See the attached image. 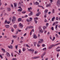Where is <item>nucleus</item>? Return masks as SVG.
<instances>
[{
  "label": "nucleus",
  "instance_id": "a19ab883",
  "mask_svg": "<svg viewBox=\"0 0 60 60\" xmlns=\"http://www.w3.org/2000/svg\"><path fill=\"white\" fill-rule=\"evenodd\" d=\"M26 46L27 47H28V48H30V47L28 45V44H26Z\"/></svg>",
  "mask_w": 60,
  "mask_h": 60
},
{
  "label": "nucleus",
  "instance_id": "473e14b6",
  "mask_svg": "<svg viewBox=\"0 0 60 60\" xmlns=\"http://www.w3.org/2000/svg\"><path fill=\"white\" fill-rule=\"evenodd\" d=\"M23 51H25L26 50V49L25 48H24L22 49Z\"/></svg>",
  "mask_w": 60,
  "mask_h": 60
},
{
  "label": "nucleus",
  "instance_id": "1a4fd4ad",
  "mask_svg": "<svg viewBox=\"0 0 60 60\" xmlns=\"http://www.w3.org/2000/svg\"><path fill=\"white\" fill-rule=\"evenodd\" d=\"M48 10L47 9H46L45 11V14H46L48 12Z\"/></svg>",
  "mask_w": 60,
  "mask_h": 60
},
{
  "label": "nucleus",
  "instance_id": "603ef678",
  "mask_svg": "<svg viewBox=\"0 0 60 60\" xmlns=\"http://www.w3.org/2000/svg\"><path fill=\"white\" fill-rule=\"evenodd\" d=\"M0 57L1 59H3V56L1 55H0Z\"/></svg>",
  "mask_w": 60,
  "mask_h": 60
},
{
  "label": "nucleus",
  "instance_id": "f03ea898",
  "mask_svg": "<svg viewBox=\"0 0 60 60\" xmlns=\"http://www.w3.org/2000/svg\"><path fill=\"white\" fill-rule=\"evenodd\" d=\"M57 4L58 7H60V1H57Z\"/></svg>",
  "mask_w": 60,
  "mask_h": 60
},
{
  "label": "nucleus",
  "instance_id": "a878e982",
  "mask_svg": "<svg viewBox=\"0 0 60 60\" xmlns=\"http://www.w3.org/2000/svg\"><path fill=\"white\" fill-rule=\"evenodd\" d=\"M32 12H30V13L29 14V16H31L32 15Z\"/></svg>",
  "mask_w": 60,
  "mask_h": 60
},
{
  "label": "nucleus",
  "instance_id": "e2e57ef3",
  "mask_svg": "<svg viewBox=\"0 0 60 60\" xmlns=\"http://www.w3.org/2000/svg\"><path fill=\"white\" fill-rule=\"evenodd\" d=\"M45 46V44H43L42 45V47H44V46Z\"/></svg>",
  "mask_w": 60,
  "mask_h": 60
},
{
  "label": "nucleus",
  "instance_id": "bf43d9fd",
  "mask_svg": "<svg viewBox=\"0 0 60 60\" xmlns=\"http://www.w3.org/2000/svg\"><path fill=\"white\" fill-rule=\"evenodd\" d=\"M47 34L48 35H49V34H50V33H49V32L47 33Z\"/></svg>",
  "mask_w": 60,
  "mask_h": 60
},
{
  "label": "nucleus",
  "instance_id": "c9c22d12",
  "mask_svg": "<svg viewBox=\"0 0 60 60\" xmlns=\"http://www.w3.org/2000/svg\"><path fill=\"white\" fill-rule=\"evenodd\" d=\"M55 11V10H54V9H53L52 11V13L53 14L54 13Z\"/></svg>",
  "mask_w": 60,
  "mask_h": 60
},
{
  "label": "nucleus",
  "instance_id": "c03bdc74",
  "mask_svg": "<svg viewBox=\"0 0 60 60\" xmlns=\"http://www.w3.org/2000/svg\"><path fill=\"white\" fill-rule=\"evenodd\" d=\"M18 11H22V10L21 9H18Z\"/></svg>",
  "mask_w": 60,
  "mask_h": 60
},
{
  "label": "nucleus",
  "instance_id": "0e129e2a",
  "mask_svg": "<svg viewBox=\"0 0 60 60\" xmlns=\"http://www.w3.org/2000/svg\"><path fill=\"white\" fill-rule=\"evenodd\" d=\"M4 38H7V36H5L4 37Z\"/></svg>",
  "mask_w": 60,
  "mask_h": 60
},
{
  "label": "nucleus",
  "instance_id": "5701e85b",
  "mask_svg": "<svg viewBox=\"0 0 60 60\" xmlns=\"http://www.w3.org/2000/svg\"><path fill=\"white\" fill-rule=\"evenodd\" d=\"M41 29H42L41 28V26H39V30Z\"/></svg>",
  "mask_w": 60,
  "mask_h": 60
},
{
  "label": "nucleus",
  "instance_id": "e433bc0d",
  "mask_svg": "<svg viewBox=\"0 0 60 60\" xmlns=\"http://www.w3.org/2000/svg\"><path fill=\"white\" fill-rule=\"evenodd\" d=\"M26 12V11H24L22 12V13H25Z\"/></svg>",
  "mask_w": 60,
  "mask_h": 60
},
{
  "label": "nucleus",
  "instance_id": "052dcab7",
  "mask_svg": "<svg viewBox=\"0 0 60 60\" xmlns=\"http://www.w3.org/2000/svg\"><path fill=\"white\" fill-rule=\"evenodd\" d=\"M10 48H11V49H12V46L11 45H10Z\"/></svg>",
  "mask_w": 60,
  "mask_h": 60
},
{
  "label": "nucleus",
  "instance_id": "8fccbe9b",
  "mask_svg": "<svg viewBox=\"0 0 60 60\" xmlns=\"http://www.w3.org/2000/svg\"><path fill=\"white\" fill-rule=\"evenodd\" d=\"M58 24L56 25L55 28H57V26H58Z\"/></svg>",
  "mask_w": 60,
  "mask_h": 60
},
{
  "label": "nucleus",
  "instance_id": "72a5a7b5",
  "mask_svg": "<svg viewBox=\"0 0 60 60\" xmlns=\"http://www.w3.org/2000/svg\"><path fill=\"white\" fill-rule=\"evenodd\" d=\"M37 46L38 47H39L40 46V44L38 43L37 44Z\"/></svg>",
  "mask_w": 60,
  "mask_h": 60
},
{
  "label": "nucleus",
  "instance_id": "de8ad7c7",
  "mask_svg": "<svg viewBox=\"0 0 60 60\" xmlns=\"http://www.w3.org/2000/svg\"><path fill=\"white\" fill-rule=\"evenodd\" d=\"M36 16H39V14H38V13H37L36 14Z\"/></svg>",
  "mask_w": 60,
  "mask_h": 60
},
{
  "label": "nucleus",
  "instance_id": "aec40b11",
  "mask_svg": "<svg viewBox=\"0 0 60 60\" xmlns=\"http://www.w3.org/2000/svg\"><path fill=\"white\" fill-rule=\"evenodd\" d=\"M35 59H37V58H40V56H37V57H34Z\"/></svg>",
  "mask_w": 60,
  "mask_h": 60
},
{
  "label": "nucleus",
  "instance_id": "a18cd8bd",
  "mask_svg": "<svg viewBox=\"0 0 60 60\" xmlns=\"http://www.w3.org/2000/svg\"><path fill=\"white\" fill-rule=\"evenodd\" d=\"M38 19V17H36L34 18V20H37Z\"/></svg>",
  "mask_w": 60,
  "mask_h": 60
},
{
  "label": "nucleus",
  "instance_id": "9d476101",
  "mask_svg": "<svg viewBox=\"0 0 60 60\" xmlns=\"http://www.w3.org/2000/svg\"><path fill=\"white\" fill-rule=\"evenodd\" d=\"M28 28L29 29V28H34V26H28Z\"/></svg>",
  "mask_w": 60,
  "mask_h": 60
},
{
  "label": "nucleus",
  "instance_id": "2f4dec72",
  "mask_svg": "<svg viewBox=\"0 0 60 60\" xmlns=\"http://www.w3.org/2000/svg\"><path fill=\"white\" fill-rule=\"evenodd\" d=\"M38 52L36 50L35 51L34 54H37V53Z\"/></svg>",
  "mask_w": 60,
  "mask_h": 60
},
{
  "label": "nucleus",
  "instance_id": "b1692460",
  "mask_svg": "<svg viewBox=\"0 0 60 60\" xmlns=\"http://www.w3.org/2000/svg\"><path fill=\"white\" fill-rule=\"evenodd\" d=\"M26 21L27 22H30L31 21L30 20H29L28 19H26Z\"/></svg>",
  "mask_w": 60,
  "mask_h": 60
},
{
  "label": "nucleus",
  "instance_id": "37998d69",
  "mask_svg": "<svg viewBox=\"0 0 60 60\" xmlns=\"http://www.w3.org/2000/svg\"><path fill=\"white\" fill-rule=\"evenodd\" d=\"M55 37H54L53 38V39L52 40V41H54V40H55Z\"/></svg>",
  "mask_w": 60,
  "mask_h": 60
},
{
  "label": "nucleus",
  "instance_id": "a211bd4d",
  "mask_svg": "<svg viewBox=\"0 0 60 60\" xmlns=\"http://www.w3.org/2000/svg\"><path fill=\"white\" fill-rule=\"evenodd\" d=\"M38 7H42V8H43V9H44V7H43V6H41V5H38Z\"/></svg>",
  "mask_w": 60,
  "mask_h": 60
},
{
  "label": "nucleus",
  "instance_id": "6ab92c4d",
  "mask_svg": "<svg viewBox=\"0 0 60 60\" xmlns=\"http://www.w3.org/2000/svg\"><path fill=\"white\" fill-rule=\"evenodd\" d=\"M13 19L14 20V21H15L16 20V17H15V16H13Z\"/></svg>",
  "mask_w": 60,
  "mask_h": 60
},
{
  "label": "nucleus",
  "instance_id": "69168bd1",
  "mask_svg": "<svg viewBox=\"0 0 60 60\" xmlns=\"http://www.w3.org/2000/svg\"><path fill=\"white\" fill-rule=\"evenodd\" d=\"M4 8L1 7V10H4Z\"/></svg>",
  "mask_w": 60,
  "mask_h": 60
},
{
  "label": "nucleus",
  "instance_id": "6e6552de",
  "mask_svg": "<svg viewBox=\"0 0 60 60\" xmlns=\"http://www.w3.org/2000/svg\"><path fill=\"white\" fill-rule=\"evenodd\" d=\"M14 7H15V8H16V7H17V3H14Z\"/></svg>",
  "mask_w": 60,
  "mask_h": 60
},
{
  "label": "nucleus",
  "instance_id": "49530a36",
  "mask_svg": "<svg viewBox=\"0 0 60 60\" xmlns=\"http://www.w3.org/2000/svg\"><path fill=\"white\" fill-rule=\"evenodd\" d=\"M44 21L45 22H48V21L46 19H45L44 20Z\"/></svg>",
  "mask_w": 60,
  "mask_h": 60
},
{
  "label": "nucleus",
  "instance_id": "393cba45",
  "mask_svg": "<svg viewBox=\"0 0 60 60\" xmlns=\"http://www.w3.org/2000/svg\"><path fill=\"white\" fill-rule=\"evenodd\" d=\"M1 50H3V51H4V52H5V49H4L3 48H2Z\"/></svg>",
  "mask_w": 60,
  "mask_h": 60
},
{
  "label": "nucleus",
  "instance_id": "f3484780",
  "mask_svg": "<svg viewBox=\"0 0 60 60\" xmlns=\"http://www.w3.org/2000/svg\"><path fill=\"white\" fill-rule=\"evenodd\" d=\"M55 19V17L54 16L53 17V18H52V21H53L54 20V19Z\"/></svg>",
  "mask_w": 60,
  "mask_h": 60
},
{
  "label": "nucleus",
  "instance_id": "6e6d98bb",
  "mask_svg": "<svg viewBox=\"0 0 60 60\" xmlns=\"http://www.w3.org/2000/svg\"><path fill=\"white\" fill-rule=\"evenodd\" d=\"M47 14H45V18H46V17H47V16H47Z\"/></svg>",
  "mask_w": 60,
  "mask_h": 60
},
{
  "label": "nucleus",
  "instance_id": "680f3d73",
  "mask_svg": "<svg viewBox=\"0 0 60 60\" xmlns=\"http://www.w3.org/2000/svg\"><path fill=\"white\" fill-rule=\"evenodd\" d=\"M51 28H52V30H54V28L53 27H51Z\"/></svg>",
  "mask_w": 60,
  "mask_h": 60
},
{
  "label": "nucleus",
  "instance_id": "4c0bfd02",
  "mask_svg": "<svg viewBox=\"0 0 60 60\" xmlns=\"http://www.w3.org/2000/svg\"><path fill=\"white\" fill-rule=\"evenodd\" d=\"M32 30H31L30 32V35H32Z\"/></svg>",
  "mask_w": 60,
  "mask_h": 60
},
{
  "label": "nucleus",
  "instance_id": "09e8293b",
  "mask_svg": "<svg viewBox=\"0 0 60 60\" xmlns=\"http://www.w3.org/2000/svg\"><path fill=\"white\" fill-rule=\"evenodd\" d=\"M43 50H46V48H45L43 49Z\"/></svg>",
  "mask_w": 60,
  "mask_h": 60
},
{
  "label": "nucleus",
  "instance_id": "c85d7f7f",
  "mask_svg": "<svg viewBox=\"0 0 60 60\" xmlns=\"http://www.w3.org/2000/svg\"><path fill=\"white\" fill-rule=\"evenodd\" d=\"M34 20V21L35 22V24H37V22H38L37 20Z\"/></svg>",
  "mask_w": 60,
  "mask_h": 60
},
{
  "label": "nucleus",
  "instance_id": "58836bf2",
  "mask_svg": "<svg viewBox=\"0 0 60 60\" xmlns=\"http://www.w3.org/2000/svg\"><path fill=\"white\" fill-rule=\"evenodd\" d=\"M11 54L12 56V57H13V56H14V55H13V52H11Z\"/></svg>",
  "mask_w": 60,
  "mask_h": 60
},
{
  "label": "nucleus",
  "instance_id": "5fc2aeb1",
  "mask_svg": "<svg viewBox=\"0 0 60 60\" xmlns=\"http://www.w3.org/2000/svg\"><path fill=\"white\" fill-rule=\"evenodd\" d=\"M11 31L12 32H13L14 31V29L13 28H12L11 29Z\"/></svg>",
  "mask_w": 60,
  "mask_h": 60
},
{
  "label": "nucleus",
  "instance_id": "4468645a",
  "mask_svg": "<svg viewBox=\"0 0 60 60\" xmlns=\"http://www.w3.org/2000/svg\"><path fill=\"white\" fill-rule=\"evenodd\" d=\"M7 9L9 11H11V9L9 8H8Z\"/></svg>",
  "mask_w": 60,
  "mask_h": 60
},
{
  "label": "nucleus",
  "instance_id": "c756f323",
  "mask_svg": "<svg viewBox=\"0 0 60 60\" xmlns=\"http://www.w3.org/2000/svg\"><path fill=\"white\" fill-rule=\"evenodd\" d=\"M21 18H19L18 20V21H21Z\"/></svg>",
  "mask_w": 60,
  "mask_h": 60
},
{
  "label": "nucleus",
  "instance_id": "ddd939ff",
  "mask_svg": "<svg viewBox=\"0 0 60 60\" xmlns=\"http://www.w3.org/2000/svg\"><path fill=\"white\" fill-rule=\"evenodd\" d=\"M39 31L41 33H43V31L42 30V29L40 30Z\"/></svg>",
  "mask_w": 60,
  "mask_h": 60
},
{
  "label": "nucleus",
  "instance_id": "0eeeda50",
  "mask_svg": "<svg viewBox=\"0 0 60 60\" xmlns=\"http://www.w3.org/2000/svg\"><path fill=\"white\" fill-rule=\"evenodd\" d=\"M5 26L6 28H9V27H10L9 25H5Z\"/></svg>",
  "mask_w": 60,
  "mask_h": 60
},
{
  "label": "nucleus",
  "instance_id": "bb28decb",
  "mask_svg": "<svg viewBox=\"0 0 60 60\" xmlns=\"http://www.w3.org/2000/svg\"><path fill=\"white\" fill-rule=\"evenodd\" d=\"M7 20H6L5 21V22H4L5 24H7Z\"/></svg>",
  "mask_w": 60,
  "mask_h": 60
},
{
  "label": "nucleus",
  "instance_id": "cd10ccee",
  "mask_svg": "<svg viewBox=\"0 0 60 60\" xmlns=\"http://www.w3.org/2000/svg\"><path fill=\"white\" fill-rule=\"evenodd\" d=\"M52 45H51L49 48V49H52Z\"/></svg>",
  "mask_w": 60,
  "mask_h": 60
},
{
  "label": "nucleus",
  "instance_id": "412c9836",
  "mask_svg": "<svg viewBox=\"0 0 60 60\" xmlns=\"http://www.w3.org/2000/svg\"><path fill=\"white\" fill-rule=\"evenodd\" d=\"M13 26L15 28H16L17 27V26L16 25H14Z\"/></svg>",
  "mask_w": 60,
  "mask_h": 60
},
{
  "label": "nucleus",
  "instance_id": "39448f33",
  "mask_svg": "<svg viewBox=\"0 0 60 60\" xmlns=\"http://www.w3.org/2000/svg\"><path fill=\"white\" fill-rule=\"evenodd\" d=\"M33 3L34 4V5H39V3L37 2H36L35 3L34 2H33Z\"/></svg>",
  "mask_w": 60,
  "mask_h": 60
},
{
  "label": "nucleus",
  "instance_id": "79ce46f5",
  "mask_svg": "<svg viewBox=\"0 0 60 60\" xmlns=\"http://www.w3.org/2000/svg\"><path fill=\"white\" fill-rule=\"evenodd\" d=\"M34 46H36V44H37V42H34Z\"/></svg>",
  "mask_w": 60,
  "mask_h": 60
},
{
  "label": "nucleus",
  "instance_id": "2eb2a0df",
  "mask_svg": "<svg viewBox=\"0 0 60 60\" xmlns=\"http://www.w3.org/2000/svg\"><path fill=\"white\" fill-rule=\"evenodd\" d=\"M45 54H46V53L45 52L41 56V57L42 58H43V56L45 55Z\"/></svg>",
  "mask_w": 60,
  "mask_h": 60
},
{
  "label": "nucleus",
  "instance_id": "338daca9",
  "mask_svg": "<svg viewBox=\"0 0 60 60\" xmlns=\"http://www.w3.org/2000/svg\"><path fill=\"white\" fill-rule=\"evenodd\" d=\"M27 16H28L27 15H26L25 16H24V17H25V18H26V17H27Z\"/></svg>",
  "mask_w": 60,
  "mask_h": 60
},
{
  "label": "nucleus",
  "instance_id": "4d7b16f0",
  "mask_svg": "<svg viewBox=\"0 0 60 60\" xmlns=\"http://www.w3.org/2000/svg\"><path fill=\"white\" fill-rule=\"evenodd\" d=\"M19 53H21V50L19 49Z\"/></svg>",
  "mask_w": 60,
  "mask_h": 60
},
{
  "label": "nucleus",
  "instance_id": "f8f14e48",
  "mask_svg": "<svg viewBox=\"0 0 60 60\" xmlns=\"http://www.w3.org/2000/svg\"><path fill=\"white\" fill-rule=\"evenodd\" d=\"M51 5V4H49L46 5V7H49V6H50Z\"/></svg>",
  "mask_w": 60,
  "mask_h": 60
},
{
  "label": "nucleus",
  "instance_id": "20e7f679",
  "mask_svg": "<svg viewBox=\"0 0 60 60\" xmlns=\"http://www.w3.org/2000/svg\"><path fill=\"white\" fill-rule=\"evenodd\" d=\"M60 44V43H59L58 44H55V45H51V46H52V47H55V46H56L57 45H58L59 44Z\"/></svg>",
  "mask_w": 60,
  "mask_h": 60
},
{
  "label": "nucleus",
  "instance_id": "13d9d810",
  "mask_svg": "<svg viewBox=\"0 0 60 60\" xmlns=\"http://www.w3.org/2000/svg\"><path fill=\"white\" fill-rule=\"evenodd\" d=\"M12 59L13 60H17V58H13Z\"/></svg>",
  "mask_w": 60,
  "mask_h": 60
},
{
  "label": "nucleus",
  "instance_id": "864d4df0",
  "mask_svg": "<svg viewBox=\"0 0 60 60\" xmlns=\"http://www.w3.org/2000/svg\"><path fill=\"white\" fill-rule=\"evenodd\" d=\"M41 41H38V43H39H39H41Z\"/></svg>",
  "mask_w": 60,
  "mask_h": 60
},
{
  "label": "nucleus",
  "instance_id": "423d86ee",
  "mask_svg": "<svg viewBox=\"0 0 60 60\" xmlns=\"http://www.w3.org/2000/svg\"><path fill=\"white\" fill-rule=\"evenodd\" d=\"M33 38L34 39H37V37L36 35L34 34L33 35Z\"/></svg>",
  "mask_w": 60,
  "mask_h": 60
},
{
  "label": "nucleus",
  "instance_id": "774afa93",
  "mask_svg": "<svg viewBox=\"0 0 60 60\" xmlns=\"http://www.w3.org/2000/svg\"><path fill=\"white\" fill-rule=\"evenodd\" d=\"M56 19L57 20H58V17H56Z\"/></svg>",
  "mask_w": 60,
  "mask_h": 60
},
{
  "label": "nucleus",
  "instance_id": "dca6fc26",
  "mask_svg": "<svg viewBox=\"0 0 60 60\" xmlns=\"http://www.w3.org/2000/svg\"><path fill=\"white\" fill-rule=\"evenodd\" d=\"M7 56H10V54L8 52H7Z\"/></svg>",
  "mask_w": 60,
  "mask_h": 60
},
{
  "label": "nucleus",
  "instance_id": "4be33fe9",
  "mask_svg": "<svg viewBox=\"0 0 60 60\" xmlns=\"http://www.w3.org/2000/svg\"><path fill=\"white\" fill-rule=\"evenodd\" d=\"M43 29H44V30H45V29H46V28H47V27H46V26H43Z\"/></svg>",
  "mask_w": 60,
  "mask_h": 60
},
{
  "label": "nucleus",
  "instance_id": "7c9ffc66",
  "mask_svg": "<svg viewBox=\"0 0 60 60\" xmlns=\"http://www.w3.org/2000/svg\"><path fill=\"white\" fill-rule=\"evenodd\" d=\"M15 45V48L17 49L18 48V45Z\"/></svg>",
  "mask_w": 60,
  "mask_h": 60
},
{
  "label": "nucleus",
  "instance_id": "ea45409f",
  "mask_svg": "<svg viewBox=\"0 0 60 60\" xmlns=\"http://www.w3.org/2000/svg\"><path fill=\"white\" fill-rule=\"evenodd\" d=\"M30 20L31 21H32L33 19V18H32L31 17H30Z\"/></svg>",
  "mask_w": 60,
  "mask_h": 60
},
{
  "label": "nucleus",
  "instance_id": "9b49d317",
  "mask_svg": "<svg viewBox=\"0 0 60 60\" xmlns=\"http://www.w3.org/2000/svg\"><path fill=\"white\" fill-rule=\"evenodd\" d=\"M12 36L13 38H14L15 39L17 38V36H14L13 35Z\"/></svg>",
  "mask_w": 60,
  "mask_h": 60
},
{
  "label": "nucleus",
  "instance_id": "3c124183",
  "mask_svg": "<svg viewBox=\"0 0 60 60\" xmlns=\"http://www.w3.org/2000/svg\"><path fill=\"white\" fill-rule=\"evenodd\" d=\"M46 26H49V23H47L46 24Z\"/></svg>",
  "mask_w": 60,
  "mask_h": 60
},
{
  "label": "nucleus",
  "instance_id": "f704fd0d",
  "mask_svg": "<svg viewBox=\"0 0 60 60\" xmlns=\"http://www.w3.org/2000/svg\"><path fill=\"white\" fill-rule=\"evenodd\" d=\"M12 42L11 43V44H12L13 43V42H14V40H12Z\"/></svg>",
  "mask_w": 60,
  "mask_h": 60
},
{
  "label": "nucleus",
  "instance_id": "f257e3e1",
  "mask_svg": "<svg viewBox=\"0 0 60 60\" xmlns=\"http://www.w3.org/2000/svg\"><path fill=\"white\" fill-rule=\"evenodd\" d=\"M28 51H32V54H33L34 53L33 52H34V50L32 49H28Z\"/></svg>",
  "mask_w": 60,
  "mask_h": 60
},
{
  "label": "nucleus",
  "instance_id": "7ed1b4c3",
  "mask_svg": "<svg viewBox=\"0 0 60 60\" xmlns=\"http://www.w3.org/2000/svg\"><path fill=\"white\" fill-rule=\"evenodd\" d=\"M19 26L21 28H22L23 27V25L21 23H20L19 24Z\"/></svg>",
  "mask_w": 60,
  "mask_h": 60
}]
</instances>
